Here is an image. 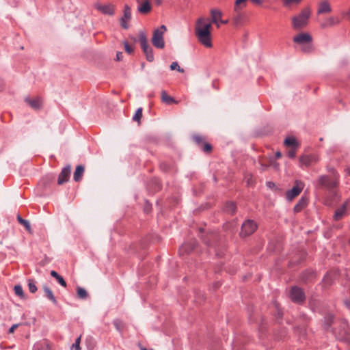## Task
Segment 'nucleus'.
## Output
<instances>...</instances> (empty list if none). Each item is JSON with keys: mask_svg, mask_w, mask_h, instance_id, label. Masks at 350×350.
Listing matches in <instances>:
<instances>
[{"mask_svg": "<svg viewBox=\"0 0 350 350\" xmlns=\"http://www.w3.org/2000/svg\"><path fill=\"white\" fill-rule=\"evenodd\" d=\"M200 148L205 153H210L212 151V146L207 142H204Z\"/></svg>", "mask_w": 350, "mask_h": 350, "instance_id": "nucleus-37", "label": "nucleus"}, {"mask_svg": "<svg viewBox=\"0 0 350 350\" xmlns=\"http://www.w3.org/2000/svg\"><path fill=\"white\" fill-rule=\"evenodd\" d=\"M43 289L45 293V296L46 297V298L49 299V300H51L54 304H57V299H56L55 297L54 296L51 288L47 286H44Z\"/></svg>", "mask_w": 350, "mask_h": 350, "instance_id": "nucleus-22", "label": "nucleus"}, {"mask_svg": "<svg viewBox=\"0 0 350 350\" xmlns=\"http://www.w3.org/2000/svg\"><path fill=\"white\" fill-rule=\"evenodd\" d=\"M273 165H274V167H275V169H277V168H278V163H275Z\"/></svg>", "mask_w": 350, "mask_h": 350, "instance_id": "nucleus-52", "label": "nucleus"}, {"mask_svg": "<svg viewBox=\"0 0 350 350\" xmlns=\"http://www.w3.org/2000/svg\"><path fill=\"white\" fill-rule=\"evenodd\" d=\"M282 157V153L280 151L275 152V158L280 159Z\"/></svg>", "mask_w": 350, "mask_h": 350, "instance_id": "nucleus-47", "label": "nucleus"}, {"mask_svg": "<svg viewBox=\"0 0 350 350\" xmlns=\"http://www.w3.org/2000/svg\"><path fill=\"white\" fill-rule=\"evenodd\" d=\"M304 183L301 180H297L293 187L286 192V198L288 201L293 200L298 196L304 188Z\"/></svg>", "mask_w": 350, "mask_h": 350, "instance_id": "nucleus-7", "label": "nucleus"}, {"mask_svg": "<svg viewBox=\"0 0 350 350\" xmlns=\"http://www.w3.org/2000/svg\"><path fill=\"white\" fill-rule=\"evenodd\" d=\"M267 186H268V187H273V186H274V183H272V182H267Z\"/></svg>", "mask_w": 350, "mask_h": 350, "instance_id": "nucleus-51", "label": "nucleus"}, {"mask_svg": "<svg viewBox=\"0 0 350 350\" xmlns=\"http://www.w3.org/2000/svg\"><path fill=\"white\" fill-rule=\"evenodd\" d=\"M17 327H18L17 324H14V325H12L11 327L9 329V333H13Z\"/></svg>", "mask_w": 350, "mask_h": 350, "instance_id": "nucleus-44", "label": "nucleus"}, {"mask_svg": "<svg viewBox=\"0 0 350 350\" xmlns=\"http://www.w3.org/2000/svg\"><path fill=\"white\" fill-rule=\"evenodd\" d=\"M28 288L31 293H34L37 291V287L33 280L30 279L28 280Z\"/></svg>", "mask_w": 350, "mask_h": 350, "instance_id": "nucleus-32", "label": "nucleus"}, {"mask_svg": "<svg viewBox=\"0 0 350 350\" xmlns=\"http://www.w3.org/2000/svg\"><path fill=\"white\" fill-rule=\"evenodd\" d=\"M340 23V19L337 16H329L325 18L321 23L322 28L331 27L334 25H338Z\"/></svg>", "mask_w": 350, "mask_h": 350, "instance_id": "nucleus-16", "label": "nucleus"}, {"mask_svg": "<svg viewBox=\"0 0 350 350\" xmlns=\"http://www.w3.org/2000/svg\"><path fill=\"white\" fill-rule=\"evenodd\" d=\"M51 275L56 279L59 276V274L57 272L53 270L51 271Z\"/></svg>", "mask_w": 350, "mask_h": 350, "instance_id": "nucleus-45", "label": "nucleus"}, {"mask_svg": "<svg viewBox=\"0 0 350 350\" xmlns=\"http://www.w3.org/2000/svg\"><path fill=\"white\" fill-rule=\"evenodd\" d=\"M17 220L21 224L23 225L28 231H30L31 230V226H30V224L29 222L26 220V219H23L19 215H17Z\"/></svg>", "mask_w": 350, "mask_h": 350, "instance_id": "nucleus-30", "label": "nucleus"}, {"mask_svg": "<svg viewBox=\"0 0 350 350\" xmlns=\"http://www.w3.org/2000/svg\"><path fill=\"white\" fill-rule=\"evenodd\" d=\"M247 0H236L234 6V10L239 12L240 10L245 8L247 5Z\"/></svg>", "mask_w": 350, "mask_h": 350, "instance_id": "nucleus-25", "label": "nucleus"}, {"mask_svg": "<svg viewBox=\"0 0 350 350\" xmlns=\"http://www.w3.org/2000/svg\"><path fill=\"white\" fill-rule=\"evenodd\" d=\"M77 293L79 298L85 299L88 297V294L86 290L82 287H78L77 289Z\"/></svg>", "mask_w": 350, "mask_h": 350, "instance_id": "nucleus-28", "label": "nucleus"}, {"mask_svg": "<svg viewBox=\"0 0 350 350\" xmlns=\"http://www.w3.org/2000/svg\"><path fill=\"white\" fill-rule=\"evenodd\" d=\"M311 11L309 8H306L296 16L292 18V24L294 29H299L303 28L308 24L310 16Z\"/></svg>", "mask_w": 350, "mask_h": 350, "instance_id": "nucleus-3", "label": "nucleus"}, {"mask_svg": "<svg viewBox=\"0 0 350 350\" xmlns=\"http://www.w3.org/2000/svg\"><path fill=\"white\" fill-rule=\"evenodd\" d=\"M284 143L285 146H291L292 148H297L298 146L295 138L293 137H286Z\"/></svg>", "mask_w": 350, "mask_h": 350, "instance_id": "nucleus-26", "label": "nucleus"}, {"mask_svg": "<svg viewBox=\"0 0 350 350\" xmlns=\"http://www.w3.org/2000/svg\"><path fill=\"white\" fill-rule=\"evenodd\" d=\"M301 0H284V5L285 6H291L292 5H297L300 3Z\"/></svg>", "mask_w": 350, "mask_h": 350, "instance_id": "nucleus-39", "label": "nucleus"}, {"mask_svg": "<svg viewBox=\"0 0 350 350\" xmlns=\"http://www.w3.org/2000/svg\"><path fill=\"white\" fill-rule=\"evenodd\" d=\"M267 168H268V165H264V164H261V165H260V170L262 172L265 171Z\"/></svg>", "mask_w": 350, "mask_h": 350, "instance_id": "nucleus-46", "label": "nucleus"}, {"mask_svg": "<svg viewBox=\"0 0 350 350\" xmlns=\"http://www.w3.org/2000/svg\"><path fill=\"white\" fill-rule=\"evenodd\" d=\"M81 340V335H80L76 340L74 344L71 347V349L81 350L80 343Z\"/></svg>", "mask_w": 350, "mask_h": 350, "instance_id": "nucleus-33", "label": "nucleus"}, {"mask_svg": "<svg viewBox=\"0 0 350 350\" xmlns=\"http://www.w3.org/2000/svg\"><path fill=\"white\" fill-rule=\"evenodd\" d=\"M296 148H291V149L288 150V152H287V156L289 158L293 159V158L295 157V156H296Z\"/></svg>", "mask_w": 350, "mask_h": 350, "instance_id": "nucleus-40", "label": "nucleus"}, {"mask_svg": "<svg viewBox=\"0 0 350 350\" xmlns=\"http://www.w3.org/2000/svg\"><path fill=\"white\" fill-rule=\"evenodd\" d=\"M157 5H161L163 3V0H154Z\"/></svg>", "mask_w": 350, "mask_h": 350, "instance_id": "nucleus-48", "label": "nucleus"}, {"mask_svg": "<svg viewBox=\"0 0 350 350\" xmlns=\"http://www.w3.org/2000/svg\"><path fill=\"white\" fill-rule=\"evenodd\" d=\"M312 36L308 33H301L293 38L294 42L299 44H306L301 48V51L304 53H310L312 51Z\"/></svg>", "mask_w": 350, "mask_h": 350, "instance_id": "nucleus-4", "label": "nucleus"}, {"mask_svg": "<svg viewBox=\"0 0 350 350\" xmlns=\"http://www.w3.org/2000/svg\"><path fill=\"white\" fill-rule=\"evenodd\" d=\"M254 3L260 5L262 3V0H251Z\"/></svg>", "mask_w": 350, "mask_h": 350, "instance_id": "nucleus-49", "label": "nucleus"}, {"mask_svg": "<svg viewBox=\"0 0 350 350\" xmlns=\"http://www.w3.org/2000/svg\"><path fill=\"white\" fill-rule=\"evenodd\" d=\"M84 173V167L83 165H77L74 172L73 178L76 182H79L81 180Z\"/></svg>", "mask_w": 350, "mask_h": 350, "instance_id": "nucleus-21", "label": "nucleus"}, {"mask_svg": "<svg viewBox=\"0 0 350 350\" xmlns=\"http://www.w3.org/2000/svg\"><path fill=\"white\" fill-rule=\"evenodd\" d=\"M308 203V199L307 197L302 196L298 202L296 204V205L294 206V211L295 213H299L301 211Z\"/></svg>", "mask_w": 350, "mask_h": 350, "instance_id": "nucleus-18", "label": "nucleus"}, {"mask_svg": "<svg viewBox=\"0 0 350 350\" xmlns=\"http://www.w3.org/2000/svg\"><path fill=\"white\" fill-rule=\"evenodd\" d=\"M124 49L126 53L131 54L133 52V49L131 46L127 42H124Z\"/></svg>", "mask_w": 350, "mask_h": 350, "instance_id": "nucleus-41", "label": "nucleus"}, {"mask_svg": "<svg viewBox=\"0 0 350 350\" xmlns=\"http://www.w3.org/2000/svg\"><path fill=\"white\" fill-rule=\"evenodd\" d=\"M348 172H349V174L350 175V169L348 170Z\"/></svg>", "mask_w": 350, "mask_h": 350, "instance_id": "nucleus-53", "label": "nucleus"}, {"mask_svg": "<svg viewBox=\"0 0 350 350\" xmlns=\"http://www.w3.org/2000/svg\"><path fill=\"white\" fill-rule=\"evenodd\" d=\"M161 101L167 105H170L175 103L176 104L178 102L172 96H169L166 91L163 90L161 93Z\"/></svg>", "mask_w": 350, "mask_h": 350, "instance_id": "nucleus-20", "label": "nucleus"}, {"mask_svg": "<svg viewBox=\"0 0 350 350\" xmlns=\"http://www.w3.org/2000/svg\"><path fill=\"white\" fill-rule=\"evenodd\" d=\"M345 206L342 207V208L337 209L335 211V213L334 215V219L336 221H338V220L340 219L343 217V215L345 214Z\"/></svg>", "mask_w": 350, "mask_h": 350, "instance_id": "nucleus-27", "label": "nucleus"}, {"mask_svg": "<svg viewBox=\"0 0 350 350\" xmlns=\"http://www.w3.org/2000/svg\"><path fill=\"white\" fill-rule=\"evenodd\" d=\"M71 173L70 165H66L64 167L60 174L58 176L57 183L58 185H62L68 181Z\"/></svg>", "mask_w": 350, "mask_h": 350, "instance_id": "nucleus-15", "label": "nucleus"}, {"mask_svg": "<svg viewBox=\"0 0 350 350\" xmlns=\"http://www.w3.org/2000/svg\"><path fill=\"white\" fill-rule=\"evenodd\" d=\"M139 40L142 51L146 55V59L150 62H153L154 55H153L152 49L148 44L147 36L144 31L139 32Z\"/></svg>", "mask_w": 350, "mask_h": 350, "instance_id": "nucleus-6", "label": "nucleus"}, {"mask_svg": "<svg viewBox=\"0 0 350 350\" xmlns=\"http://www.w3.org/2000/svg\"><path fill=\"white\" fill-rule=\"evenodd\" d=\"M327 170L332 174V176L329 177L327 175H321L319 177L317 182L321 187L331 191L338 187L339 183V174L334 168H330Z\"/></svg>", "mask_w": 350, "mask_h": 350, "instance_id": "nucleus-2", "label": "nucleus"}, {"mask_svg": "<svg viewBox=\"0 0 350 350\" xmlns=\"http://www.w3.org/2000/svg\"><path fill=\"white\" fill-rule=\"evenodd\" d=\"M170 69L172 70H176L178 72L180 73H183L185 72L184 69L180 68L178 64V62H172L170 65Z\"/></svg>", "mask_w": 350, "mask_h": 350, "instance_id": "nucleus-34", "label": "nucleus"}, {"mask_svg": "<svg viewBox=\"0 0 350 350\" xmlns=\"http://www.w3.org/2000/svg\"><path fill=\"white\" fill-rule=\"evenodd\" d=\"M257 229V224L251 219L245 221L241 226L240 234L241 237H247L253 234Z\"/></svg>", "mask_w": 350, "mask_h": 350, "instance_id": "nucleus-9", "label": "nucleus"}, {"mask_svg": "<svg viewBox=\"0 0 350 350\" xmlns=\"http://www.w3.org/2000/svg\"><path fill=\"white\" fill-rule=\"evenodd\" d=\"M193 139L196 142V144L201 147L203 144L205 142L204 137L200 135H195L193 136Z\"/></svg>", "mask_w": 350, "mask_h": 350, "instance_id": "nucleus-31", "label": "nucleus"}, {"mask_svg": "<svg viewBox=\"0 0 350 350\" xmlns=\"http://www.w3.org/2000/svg\"><path fill=\"white\" fill-rule=\"evenodd\" d=\"M3 86H4L3 81L1 79H0V90H1L3 89Z\"/></svg>", "mask_w": 350, "mask_h": 350, "instance_id": "nucleus-50", "label": "nucleus"}, {"mask_svg": "<svg viewBox=\"0 0 350 350\" xmlns=\"http://www.w3.org/2000/svg\"><path fill=\"white\" fill-rule=\"evenodd\" d=\"M319 161V157L317 154H305L299 157L300 166H310L312 163H316Z\"/></svg>", "mask_w": 350, "mask_h": 350, "instance_id": "nucleus-12", "label": "nucleus"}, {"mask_svg": "<svg viewBox=\"0 0 350 350\" xmlns=\"http://www.w3.org/2000/svg\"><path fill=\"white\" fill-rule=\"evenodd\" d=\"M166 31L167 28L164 25H162L159 28L154 30L152 43L154 47L161 49L164 48L165 42L163 36Z\"/></svg>", "mask_w": 350, "mask_h": 350, "instance_id": "nucleus-5", "label": "nucleus"}, {"mask_svg": "<svg viewBox=\"0 0 350 350\" xmlns=\"http://www.w3.org/2000/svg\"><path fill=\"white\" fill-rule=\"evenodd\" d=\"M210 12L212 18L211 21L213 23L216 24L217 28L220 27V24L228 23L227 20H221L222 13L220 10L217 9H212Z\"/></svg>", "mask_w": 350, "mask_h": 350, "instance_id": "nucleus-13", "label": "nucleus"}, {"mask_svg": "<svg viewBox=\"0 0 350 350\" xmlns=\"http://www.w3.org/2000/svg\"><path fill=\"white\" fill-rule=\"evenodd\" d=\"M131 9L130 6L125 4L123 10V15L120 19V24L122 29H128L129 28V22L131 20Z\"/></svg>", "mask_w": 350, "mask_h": 350, "instance_id": "nucleus-10", "label": "nucleus"}, {"mask_svg": "<svg viewBox=\"0 0 350 350\" xmlns=\"http://www.w3.org/2000/svg\"><path fill=\"white\" fill-rule=\"evenodd\" d=\"M122 57H123L122 53V52H118L117 54H116V59L118 61H120V60H122Z\"/></svg>", "mask_w": 350, "mask_h": 350, "instance_id": "nucleus-43", "label": "nucleus"}, {"mask_svg": "<svg viewBox=\"0 0 350 350\" xmlns=\"http://www.w3.org/2000/svg\"><path fill=\"white\" fill-rule=\"evenodd\" d=\"M137 10L139 12L143 14L149 13L152 10V6L150 1L148 0L144 1L139 5Z\"/></svg>", "mask_w": 350, "mask_h": 350, "instance_id": "nucleus-19", "label": "nucleus"}, {"mask_svg": "<svg viewBox=\"0 0 350 350\" xmlns=\"http://www.w3.org/2000/svg\"><path fill=\"white\" fill-rule=\"evenodd\" d=\"M211 23L208 18H199L196 23L195 34L199 42L206 48H211Z\"/></svg>", "mask_w": 350, "mask_h": 350, "instance_id": "nucleus-1", "label": "nucleus"}, {"mask_svg": "<svg viewBox=\"0 0 350 350\" xmlns=\"http://www.w3.org/2000/svg\"><path fill=\"white\" fill-rule=\"evenodd\" d=\"M56 280L61 286H62L63 287H66V282L60 275H59Z\"/></svg>", "mask_w": 350, "mask_h": 350, "instance_id": "nucleus-42", "label": "nucleus"}, {"mask_svg": "<svg viewBox=\"0 0 350 350\" xmlns=\"http://www.w3.org/2000/svg\"><path fill=\"white\" fill-rule=\"evenodd\" d=\"M236 204L232 202H227L224 208V211L230 215H233L236 212Z\"/></svg>", "mask_w": 350, "mask_h": 350, "instance_id": "nucleus-23", "label": "nucleus"}, {"mask_svg": "<svg viewBox=\"0 0 350 350\" xmlns=\"http://www.w3.org/2000/svg\"><path fill=\"white\" fill-rule=\"evenodd\" d=\"M244 180L248 187H253L256 184L255 179L254 178L253 175L250 173H247L245 174Z\"/></svg>", "mask_w": 350, "mask_h": 350, "instance_id": "nucleus-24", "label": "nucleus"}, {"mask_svg": "<svg viewBox=\"0 0 350 350\" xmlns=\"http://www.w3.org/2000/svg\"><path fill=\"white\" fill-rule=\"evenodd\" d=\"M142 111L143 109L142 107L138 108L133 116V120L137 122L139 124H140L141 118L142 117Z\"/></svg>", "mask_w": 350, "mask_h": 350, "instance_id": "nucleus-29", "label": "nucleus"}, {"mask_svg": "<svg viewBox=\"0 0 350 350\" xmlns=\"http://www.w3.org/2000/svg\"><path fill=\"white\" fill-rule=\"evenodd\" d=\"M113 325L118 331L120 332L123 329V323L120 319H115L113 321Z\"/></svg>", "mask_w": 350, "mask_h": 350, "instance_id": "nucleus-38", "label": "nucleus"}, {"mask_svg": "<svg viewBox=\"0 0 350 350\" xmlns=\"http://www.w3.org/2000/svg\"><path fill=\"white\" fill-rule=\"evenodd\" d=\"M14 292L16 295L20 297H24V293L23 288L21 285H16L14 286Z\"/></svg>", "mask_w": 350, "mask_h": 350, "instance_id": "nucleus-35", "label": "nucleus"}, {"mask_svg": "<svg viewBox=\"0 0 350 350\" xmlns=\"http://www.w3.org/2000/svg\"><path fill=\"white\" fill-rule=\"evenodd\" d=\"M291 300L295 303H301L305 299V294L303 290L297 286L292 287L290 292Z\"/></svg>", "mask_w": 350, "mask_h": 350, "instance_id": "nucleus-11", "label": "nucleus"}, {"mask_svg": "<svg viewBox=\"0 0 350 350\" xmlns=\"http://www.w3.org/2000/svg\"><path fill=\"white\" fill-rule=\"evenodd\" d=\"M332 12V8L330 3L327 0H323L318 4L317 14H329Z\"/></svg>", "mask_w": 350, "mask_h": 350, "instance_id": "nucleus-14", "label": "nucleus"}, {"mask_svg": "<svg viewBox=\"0 0 350 350\" xmlns=\"http://www.w3.org/2000/svg\"><path fill=\"white\" fill-rule=\"evenodd\" d=\"M25 100L31 108L34 109H40L42 107V100L40 97L34 98H26Z\"/></svg>", "mask_w": 350, "mask_h": 350, "instance_id": "nucleus-17", "label": "nucleus"}, {"mask_svg": "<svg viewBox=\"0 0 350 350\" xmlns=\"http://www.w3.org/2000/svg\"><path fill=\"white\" fill-rule=\"evenodd\" d=\"M94 7L104 15L112 16L115 14L116 5L112 3L103 5L99 2L95 3Z\"/></svg>", "mask_w": 350, "mask_h": 350, "instance_id": "nucleus-8", "label": "nucleus"}, {"mask_svg": "<svg viewBox=\"0 0 350 350\" xmlns=\"http://www.w3.org/2000/svg\"><path fill=\"white\" fill-rule=\"evenodd\" d=\"M38 350H51L49 345L46 342L38 343L37 345Z\"/></svg>", "mask_w": 350, "mask_h": 350, "instance_id": "nucleus-36", "label": "nucleus"}]
</instances>
